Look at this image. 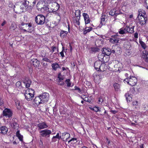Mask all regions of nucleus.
<instances>
[{
  "mask_svg": "<svg viewBox=\"0 0 148 148\" xmlns=\"http://www.w3.org/2000/svg\"><path fill=\"white\" fill-rule=\"evenodd\" d=\"M38 11L42 12H44L45 11L49 12V8L48 6L45 5V2L44 1L38 2L36 5Z\"/></svg>",
  "mask_w": 148,
  "mask_h": 148,
  "instance_id": "f257e3e1",
  "label": "nucleus"
},
{
  "mask_svg": "<svg viewBox=\"0 0 148 148\" xmlns=\"http://www.w3.org/2000/svg\"><path fill=\"white\" fill-rule=\"evenodd\" d=\"M123 82L125 83L126 82L127 84L133 86L136 84L137 79L135 77L130 76V77H127L126 79H125L123 80Z\"/></svg>",
  "mask_w": 148,
  "mask_h": 148,
  "instance_id": "f03ea898",
  "label": "nucleus"
},
{
  "mask_svg": "<svg viewBox=\"0 0 148 148\" xmlns=\"http://www.w3.org/2000/svg\"><path fill=\"white\" fill-rule=\"evenodd\" d=\"M35 21L38 25H43L45 22V17L42 14H39L35 17Z\"/></svg>",
  "mask_w": 148,
  "mask_h": 148,
  "instance_id": "7ed1b4c3",
  "label": "nucleus"
},
{
  "mask_svg": "<svg viewBox=\"0 0 148 148\" xmlns=\"http://www.w3.org/2000/svg\"><path fill=\"white\" fill-rule=\"evenodd\" d=\"M21 9L22 10L29 9L32 8V6L29 5V2L27 0H21Z\"/></svg>",
  "mask_w": 148,
  "mask_h": 148,
  "instance_id": "20e7f679",
  "label": "nucleus"
},
{
  "mask_svg": "<svg viewBox=\"0 0 148 148\" xmlns=\"http://www.w3.org/2000/svg\"><path fill=\"white\" fill-rule=\"evenodd\" d=\"M39 132L40 137H49L51 133V131L47 129L40 130Z\"/></svg>",
  "mask_w": 148,
  "mask_h": 148,
  "instance_id": "39448f33",
  "label": "nucleus"
},
{
  "mask_svg": "<svg viewBox=\"0 0 148 148\" xmlns=\"http://www.w3.org/2000/svg\"><path fill=\"white\" fill-rule=\"evenodd\" d=\"M105 65L104 64H102L101 63L100 61H97L95 62L94 63V67L95 69L97 70L98 71L100 70L101 71H104L105 69H103V67Z\"/></svg>",
  "mask_w": 148,
  "mask_h": 148,
  "instance_id": "423d86ee",
  "label": "nucleus"
},
{
  "mask_svg": "<svg viewBox=\"0 0 148 148\" xmlns=\"http://www.w3.org/2000/svg\"><path fill=\"white\" fill-rule=\"evenodd\" d=\"M18 121L16 118H14L10 122V124L13 129L18 130L19 128Z\"/></svg>",
  "mask_w": 148,
  "mask_h": 148,
  "instance_id": "0eeeda50",
  "label": "nucleus"
},
{
  "mask_svg": "<svg viewBox=\"0 0 148 148\" xmlns=\"http://www.w3.org/2000/svg\"><path fill=\"white\" fill-rule=\"evenodd\" d=\"M137 18L139 21V23L141 25L145 24L147 20V15H144L142 14H138Z\"/></svg>",
  "mask_w": 148,
  "mask_h": 148,
  "instance_id": "6e6552de",
  "label": "nucleus"
},
{
  "mask_svg": "<svg viewBox=\"0 0 148 148\" xmlns=\"http://www.w3.org/2000/svg\"><path fill=\"white\" fill-rule=\"evenodd\" d=\"M3 114L6 118H10L12 116L13 112L10 109L6 108L3 111Z\"/></svg>",
  "mask_w": 148,
  "mask_h": 148,
  "instance_id": "1a4fd4ad",
  "label": "nucleus"
},
{
  "mask_svg": "<svg viewBox=\"0 0 148 148\" xmlns=\"http://www.w3.org/2000/svg\"><path fill=\"white\" fill-rule=\"evenodd\" d=\"M51 8L50 9L49 8V9L48 10L49 12L58 11L60 7L59 5L56 2H54L51 5Z\"/></svg>",
  "mask_w": 148,
  "mask_h": 148,
  "instance_id": "9d476101",
  "label": "nucleus"
},
{
  "mask_svg": "<svg viewBox=\"0 0 148 148\" xmlns=\"http://www.w3.org/2000/svg\"><path fill=\"white\" fill-rule=\"evenodd\" d=\"M39 96L42 99V101L44 103L48 101L49 95L48 93L46 92L42 93L41 95H39Z\"/></svg>",
  "mask_w": 148,
  "mask_h": 148,
  "instance_id": "9b49d317",
  "label": "nucleus"
},
{
  "mask_svg": "<svg viewBox=\"0 0 148 148\" xmlns=\"http://www.w3.org/2000/svg\"><path fill=\"white\" fill-rule=\"evenodd\" d=\"M70 138V134L67 132H64L62 133L61 138L64 141H67V140Z\"/></svg>",
  "mask_w": 148,
  "mask_h": 148,
  "instance_id": "f8f14e48",
  "label": "nucleus"
},
{
  "mask_svg": "<svg viewBox=\"0 0 148 148\" xmlns=\"http://www.w3.org/2000/svg\"><path fill=\"white\" fill-rule=\"evenodd\" d=\"M37 127L38 128V130H39L47 128L48 127V126L45 123L43 122L40 123L38 124Z\"/></svg>",
  "mask_w": 148,
  "mask_h": 148,
  "instance_id": "ddd939ff",
  "label": "nucleus"
},
{
  "mask_svg": "<svg viewBox=\"0 0 148 148\" xmlns=\"http://www.w3.org/2000/svg\"><path fill=\"white\" fill-rule=\"evenodd\" d=\"M84 17L85 24H88L90 22V20L88 14L86 13H84L82 14Z\"/></svg>",
  "mask_w": 148,
  "mask_h": 148,
  "instance_id": "4468645a",
  "label": "nucleus"
},
{
  "mask_svg": "<svg viewBox=\"0 0 148 148\" xmlns=\"http://www.w3.org/2000/svg\"><path fill=\"white\" fill-rule=\"evenodd\" d=\"M23 83L25 84L26 87L28 88L30 87L32 83V81L28 77H26L23 81Z\"/></svg>",
  "mask_w": 148,
  "mask_h": 148,
  "instance_id": "2eb2a0df",
  "label": "nucleus"
},
{
  "mask_svg": "<svg viewBox=\"0 0 148 148\" xmlns=\"http://www.w3.org/2000/svg\"><path fill=\"white\" fill-rule=\"evenodd\" d=\"M102 55L109 56L111 54V50L109 48H104L102 51Z\"/></svg>",
  "mask_w": 148,
  "mask_h": 148,
  "instance_id": "dca6fc26",
  "label": "nucleus"
},
{
  "mask_svg": "<svg viewBox=\"0 0 148 148\" xmlns=\"http://www.w3.org/2000/svg\"><path fill=\"white\" fill-rule=\"evenodd\" d=\"M31 63L33 64L34 67H39L40 64L39 61L36 59H32Z\"/></svg>",
  "mask_w": 148,
  "mask_h": 148,
  "instance_id": "f3484780",
  "label": "nucleus"
},
{
  "mask_svg": "<svg viewBox=\"0 0 148 148\" xmlns=\"http://www.w3.org/2000/svg\"><path fill=\"white\" fill-rule=\"evenodd\" d=\"M8 131V128L6 126H2L0 127V133L5 134H6Z\"/></svg>",
  "mask_w": 148,
  "mask_h": 148,
  "instance_id": "a211bd4d",
  "label": "nucleus"
},
{
  "mask_svg": "<svg viewBox=\"0 0 148 148\" xmlns=\"http://www.w3.org/2000/svg\"><path fill=\"white\" fill-rule=\"evenodd\" d=\"M34 101L37 105L44 103L42 101V99L39 95L35 97L34 99Z\"/></svg>",
  "mask_w": 148,
  "mask_h": 148,
  "instance_id": "6ab92c4d",
  "label": "nucleus"
},
{
  "mask_svg": "<svg viewBox=\"0 0 148 148\" xmlns=\"http://www.w3.org/2000/svg\"><path fill=\"white\" fill-rule=\"evenodd\" d=\"M24 95L26 99L28 101L31 100L34 97H32V95H30L27 92L25 91L24 93Z\"/></svg>",
  "mask_w": 148,
  "mask_h": 148,
  "instance_id": "aec40b11",
  "label": "nucleus"
},
{
  "mask_svg": "<svg viewBox=\"0 0 148 148\" xmlns=\"http://www.w3.org/2000/svg\"><path fill=\"white\" fill-rule=\"evenodd\" d=\"M61 136L60 135V133H58L56 136H53L52 138L51 141L52 142H56L57 141L56 139H58V140L61 139Z\"/></svg>",
  "mask_w": 148,
  "mask_h": 148,
  "instance_id": "412c9836",
  "label": "nucleus"
},
{
  "mask_svg": "<svg viewBox=\"0 0 148 148\" xmlns=\"http://www.w3.org/2000/svg\"><path fill=\"white\" fill-rule=\"evenodd\" d=\"M115 51L116 52V55H118L121 54L122 52L121 48L117 45L115 46Z\"/></svg>",
  "mask_w": 148,
  "mask_h": 148,
  "instance_id": "4be33fe9",
  "label": "nucleus"
},
{
  "mask_svg": "<svg viewBox=\"0 0 148 148\" xmlns=\"http://www.w3.org/2000/svg\"><path fill=\"white\" fill-rule=\"evenodd\" d=\"M126 97L127 101H132V95L129 94V93H126L125 95Z\"/></svg>",
  "mask_w": 148,
  "mask_h": 148,
  "instance_id": "5701e85b",
  "label": "nucleus"
},
{
  "mask_svg": "<svg viewBox=\"0 0 148 148\" xmlns=\"http://www.w3.org/2000/svg\"><path fill=\"white\" fill-rule=\"evenodd\" d=\"M134 26H133L131 27H126V30L127 31V33H129L132 34L134 32Z\"/></svg>",
  "mask_w": 148,
  "mask_h": 148,
  "instance_id": "b1692460",
  "label": "nucleus"
},
{
  "mask_svg": "<svg viewBox=\"0 0 148 148\" xmlns=\"http://www.w3.org/2000/svg\"><path fill=\"white\" fill-rule=\"evenodd\" d=\"M17 26L15 23L14 22H12L10 28V29L11 31H13L15 30Z\"/></svg>",
  "mask_w": 148,
  "mask_h": 148,
  "instance_id": "393cba45",
  "label": "nucleus"
},
{
  "mask_svg": "<svg viewBox=\"0 0 148 148\" xmlns=\"http://www.w3.org/2000/svg\"><path fill=\"white\" fill-rule=\"evenodd\" d=\"M102 78L101 75L99 74L97 75L94 76V80L96 81L97 82H99L101 79Z\"/></svg>",
  "mask_w": 148,
  "mask_h": 148,
  "instance_id": "a878e982",
  "label": "nucleus"
},
{
  "mask_svg": "<svg viewBox=\"0 0 148 148\" xmlns=\"http://www.w3.org/2000/svg\"><path fill=\"white\" fill-rule=\"evenodd\" d=\"M25 91L26 92H27L28 93L29 92V94L32 95V97H34L35 93V91L34 90L32 89L28 88Z\"/></svg>",
  "mask_w": 148,
  "mask_h": 148,
  "instance_id": "bb28decb",
  "label": "nucleus"
},
{
  "mask_svg": "<svg viewBox=\"0 0 148 148\" xmlns=\"http://www.w3.org/2000/svg\"><path fill=\"white\" fill-rule=\"evenodd\" d=\"M92 29V27H86L85 28V30L83 32V33L84 34H86L87 33L90 32Z\"/></svg>",
  "mask_w": 148,
  "mask_h": 148,
  "instance_id": "cd10ccee",
  "label": "nucleus"
},
{
  "mask_svg": "<svg viewBox=\"0 0 148 148\" xmlns=\"http://www.w3.org/2000/svg\"><path fill=\"white\" fill-rule=\"evenodd\" d=\"M67 33V32L62 30L60 32V36L61 38H64L66 36Z\"/></svg>",
  "mask_w": 148,
  "mask_h": 148,
  "instance_id": "c85d7f7f",
  "label": "nucleus"
},
{
  "mask_svg": "<svg viewBox=\"0 0 148 148\" xmlns=\"http://www.w3.org/2000/svg\"><path fill=\"white\" fill-rule=\"evenodd\" d=\"M126 27L125 28H122L119 29V32L120 34H123L127 33Z\"/></svg>",
  "mask_w": 148,
  "mask_h": 148,
  "instance_id": "c756f323",
  "label": "nucleus"
},
{
  "mask_svg": "<svg viewBox=\"0 0 148 148\" xmlns=\"http://www.w3.org/2000/svg\"><path fill=\"white\" fill-rule=\"evenodd\" d=\"M51 66L53 69L55 71L57 69L60 68L59 65L57 63L52 64Z\"/></svg>",
  "mask_w": 148,
  "mask_h": 148,
  "instance_id": "7c9ffc66",
  "label": "nucleus"
},
{
  "mask_svg": "<svg viewBox=\"0 0 148 148\" xmlns=\"http://www.w3.org/2000/svg\"><path fill=\"white\" fill-rule=\"evenodd\" d=\"M115 91H118L120 90V85L117 83H115L113 85Z\"/></svg>",
  "mask_w": 148,
  "mask_h": 148,
  "instance_id": "2f4dec72",
  "label": "nucleus"
},
{
  "mask_svg": "<svg viewBox=\"0 0 148 148\" xmlns=\"http://www.w3.org/2000/svg\"><path fill=\"white\" fill-rule=\"evenodd\" d=\"M105 16L104 15H102V16L101 17V21L100 22V24H101V26L103 25H104L105 24Z\"/></svg>",
  "mask_w": 148,
  "mask_h": 148,
  "instance_id": "473e14b6",
  "label": "nucleus"
},
{
  "mask_svg": "<svg viewBox=\"0 0 148 148\" xmlns=\"http://www.w3.org/2000/svg\"><path fill=\"white\" fill-rule=\"evenodd\" d=\"M16 134V136L18 138L20 141L23 140V136L21 135L20 134V132L19 130H18L17 131Z\"/></svg>",
  "mask_w": 148,
  "mask_h": 148,
  "instance_id": "72a5a7b5",
  "label": "nucleus"
},
{
  "mask_svg": "<svg viewBox=\"0 0 148 148\" xmlns=\"http://www.w3.org/2000/svg\"><path fill=\"white\" fill-rule=\"evenodd\" d=\"M139 43L141 45L142 47L144 49H145L147 47V46L145 43L141 40L139 41Z\"/></svg>",
  "mask_w": 148,
  "mask_h": 148,
  "instance_id": "f704fd0d",
  "label": "nucleus"
},
{
  "mask_svg": "<svg viewBox=\"0 0 148 148\" xmlns=\"http://www.w3.org/2000/svg\"><path fill=\"white\" fill-rule=\"evenodd\" d=\"M119 40L118 39H116V38H110V42L114 44L116 43H117L119 42Z\"/></svg>",
  "mask_w": 148,
  "mask_h": 148,
  "instance_id": "c9c22d12",
  "label": "nucleus"
},
{
  "mask_svg": "<svg viewBox=\"0 0 148 148\" xmlns=\"http://www.w3.org/2000/svg\"><path fill=\"white\" fill-rule=\"evenodd\" d=\"M66 84H67V86L68 87H69L71 86V82L70 81V80L69 79H67L65 81Z\"/></svg>",
  "mask_w": 148,
  "mask_h": 148,
  "instance_id": "e433bc0d",
  "label": "nucleus"
},
{
  "mask_svg": "<svg viewBox=\"0 0 148 148\" xmlns=\"http://www.w3.org/2000/svg\"><path fill=\"white\" fill-rule=\"evenodd\" d=\"M80 14H81V12L80 10H77L75 11V16H76L77 17H77H79V18H80Z\"/></svg>",
  "mask_w": 148,
  "mask_h": 148,
  "instance_id": "4c0bfd02",
  "label": "nucleus"
},
{
  "mask_svg": "<svg viewBox=\"0 0 148 148\" xmlns=\"http://www.w3.org/2000/svg\"><path fill=\"white\" fill-rule=\"evenodd\" d=\"M58 80H63L64 79V76L62 75L61 73H59L58 75Z\"/></svg>",
  "mask_w": 148,
  "mask_h": 148,
  "instance_id": "58836bf2",
  "label": "nucleus"
},
{
  "mask_svg": "<svg viewBox=\"0 0 148 148\" xmlns=\"http://www.w3.org/2000/svg\"><path fill=\"white\" fill-rule=\"evenodd\" d=\"M16 106L17 109L18 110H20L21 108V105L19 101H17L15 102Z\"/></svg>",
  "mask_w": 148,
  "mask_h": 148,
  "instance_id": "ea45409f",
  "label": "nucleus"
},
{
  "mask_svg": "<svg viewBox=\"0 0 148 148\" xmlns=\"http://www.w3.org/2000/svg\"><path fill=\"white\" fill-rule=\"evenodd\" d=\"M115 9H113L110 10L109 12V14L112 16H114L115 14Z\"/></svg>",
  "mask_w": 148,
  "mask_h": 148,
  "instance_id": "a19ab883",
  "label": "nucleus"
},
{
  "mask_svg": "<svg viewBox=\"0 0 148 148\" xmlns=\"http://www.w3.org/2000/svg\"><path fill=\"white\" fill-rule=\"evenodd\" d=\"M91 49L92 52H98L99 50V49L97 47H92Z\"/></svg>",
  "mask_w": 148,
  "mask_h": 148,
  "instance_id": "79ce46f5",
  "label": "nucleus"
},
{
  "mask_svg": "<svg viewBox=\"0 0 148 148\" xmlns=\"http://www.w3.org/2000/svg\"><path fill=\"white\" fill-rule=\"evenodd\" d=\"M100 108L99 107H93L92 109L93 110L96 112H100Z\"/></svg>",
  "mask_w": 148,
  "mask_h": 148,
  "instance_id": "37998d69",
  "label": "nucleus"
},
{
  "mask_svg": "<svg viewBox=\"0 0 148 148\" xmlns=\"http://www.w3.org/2000/svg\"><path fill=\"white\" fill-rule=\"evenodd\" d=\"M58 84L63 86L64 84V83L63 81V80H58Z\"/></svg>",
  "mask_w": 148,
  "mask_h": 148,
  "instance_id": "c03bdc74",
  "label": "nucleus"
},
{
  "mask_svg": "<svg viewBox=\"0 0 148 148\" xmlns=\"http://www.w3.org/2000/svg\"><path fill=\"white\" fill-rule=\"evenodd\" d=\"M42 60L47 62H49L50 63L51 62V61L49 59L46 57L43 58Z\"/></svg>",
  "mask_w": 148,
  "mask_h": 148,
  "instance_id": "a18cd8bd",
  "label": "nucleus"
},
{
  "mask_svg": "<svg viewBox=\"0 0 148 148\" xmlns=\"http://www.w3.org/2000/svg\"><path fill=\"white\" fill-rule=\"evenodd\" d=\"M51 48L52 50V53L54 52L56 50H57V52H58V49H57L56 47L53 46L51 47Z\"/></svg>",
  "mask_w": 148,
  "mask_h": 148,
  "instance_id": "49530a36",
  "label": "nucleus"
},
{
  "mask_svg": "<svg viewBox=\"0 0 148 148\" xmlns=\"http://www.w3.org/2000/svg\"><path fill=\"white\" fill-rule=\"evenodd\" d=\"M139 12H142V13H143V15H146V12L145 11L143 10H141L140 9L139 10Z\"/></svg>",
  "mask_w": 148,
  "mask_h": 148,
  "instance_id": "de8ad7c7",
  "label": "nucleus"
},
{
  "mask_svg": "<svg viewBox=\"0 0 148 148\" xmlns=\"http://www.w3.org/2000/svg\"><path fill=\"white\" fill-rule=\"evenodd\" d=\"M62 48H63V50H62V51L60 53V54L62 58H63L64 57V51H63L64 49V47H63Z\"/></svg>",
  "mask_w": 148,
  "mask_h": 148,
  "instance_id": "09e8293b",
  "label": "nucleus"
},
{
  "mask_svg": "<svg viewBox=\"0 0 148 148\" xmlns=\"http://www.w3.org/2000/svg\"><path fill=\"white\" fill-rule=\"evenodd\" d=\"M75 89H73V90H77L78 92H81V90L80 88H79L77 86H75Z\"/></svg>",
  "mask_w": 148,
  "mask_h": 148,
  "instance_id": "8fccbe9b",
  "label": "nucleus"
},
{
  "mask_svg": "<svg viewBox=\"0 0 148 148\" xmlns=\"http://www.w3.org/2000/svg\"><path fill=\"white\" fill-rule=\"evenodd\" d=\"M115 15L116 16H117V15L121 14V12L120 11H117V10H115Z\"/></svg>",
  "mask_w": 148,
  "mask_h": 148,
  "instance_id": "3c124183",
  "label": "nucleus"
},
{
  "mask_svg": "<svg viewBox=\"0 0 148 148\" xmlns=\"http://www.w3.org/2000/svg\"><path fill=\"white\" fill-rule=\"evenodd\" d=\"M16 86L17 87H19L21 85V82H20V81H18L17 82L16 84Z\"/></svg>",
  "mask_w": 148,
  "mask_h": 148,
  "instance_id": "603ef678",
  "label": "nucleus"
},
{
  "mask_svg": "<svg viewBox=\"0 0 148 148\" xmlns=\"http://www.w3.org/2000/svg\"><path fill=\"white\" fill-rule=\"evenodd\" d=\"M79 18L78 20H76L75 22V24L76 25H80V22L79 21Z\"/></svg>",
  "mask_w": 148,
  "mask_h": 148,
  "instance_id": "864d4df0",
  "label": "nucleus"
},
{
  "mask_svg": "<svg viewBox=\"0 0 148 148\" xmlns=\"http://www.w3.org/2000/svg\"><path fill=\"white\" fill-rule=\"evenodd\" d=\"M104 55H102V53L100 55H99L98 58H101V59H103Z\"/></svg>",
  "mask_w": 148,
  "mask_h": 148,
  "instance_id": "5fc2aeb1",
  "label": "nucleus"
},
{
  "mask_svg": "<svg viewBox=\"0 0 148 148\" xmlns=\"http://www.w3.org/2000/svg\"><path fill=\"white\" fill-rule=\"evenodd\" d=\"M57 11H56L54 12H52L53 13L55 14L57 16H58L60 17V15L57 12Z\"/></svg>",
  "mask_w": 148,
  "mask_h": 148,
  "instance_id": "6e6d98bb",
  "label": "nucleus"
},
{
  "mask_svg": "<svg viewBox=\"0 0 148 148\" xmlns=\"http://www.w3.org/2000/svg\"><path fill=\"white\" fill-rule=\"evenodd\" d=\"M134 37L136 38H138V33L137 32H136L134 34Z\"/></svg>",
  "mask_w": 148,
  "mask_h": 148,
  "instance_id": "4d7b16f0",
  "label": "nucleus"
},
{
  "mask_svg": "<svg viewBox=\"0 0 148 148\" xmlns=\"http://www.w3.org/2000/svg\"><path fill=\"white\" fill-rule=\"evenodd\" d=\"M131 91L133 93H135V90L134 88H132L131 90Z\"/></svg>",
  "mask_w": 148,
  "mask_h": 148,
  "instance_id": "13d9d810",
  "label": "nucleus"
},
{
  "mask_svg": "<svg viewBox=\"0 0 148 148\" xmlns=\"http://www.w3.org/2000/svg\"><path fill=\"white\" fill-rule=\"evenodd\" d=\"M137 104H138V102L137 101H133L132 103V104L133 106L136 105H137Z\"/></svg>",
  "mask_w": 148,
  "mask_h": 148,
  "instance_id": "bf43d9fd",
  "label": "nucleus"
},
{
  "mask_svg": "<svg viewBox=\"0 0 148 148\" xmlns=\"http://www.w3.org/2000/svg\"><path fill=\"white\" fill-rule=\"evenodd\" d=\"M110 112L113 114H115L117 112V111L116 110H111L110 111Z\"/></svg>",
  "mask_w": 148,
  "mask_h": 148,
  "instance_id": "052dcab7",
  "label": "nucleus"
},
{
  "mask_svg": "<svg viewBox=\"0 0 148 148\" xmlns=\"http://www.w3.org/2000/svg\"><path fill=\"white\" fill-rule=\"evenodd\" d=\"M112 38L117 39V35H113V36H112Z\"/></svg>",
  "mask_w": 148,
  "mask_h": 148,
  "instance_id": "680f3d73",
  "label": "nucleus"
},
{
  "mask_svg": "<svg viewBox=\"0 0 148 148\" xmlns=\"http://www.w3.org/2000/svg\"><path fill=\"white\" fill-rule=\"evenodd\" d=\"M3 104V100L0 99V106H1Z\"/></svg>",
  "mask_w": 148,
  "mask_h": 148,
  "instance_id": "e2e57ef3",
  "label": "nucleus"
},
{
  "mask_svg": "<svg viewBox=\"0 0 148 148\" xmlns=\"http://www.w3.org/2000/svg\"><path fill=\"white\" fill-rule=\"evenodd\" d=\"M112 53L114 54H116V52L115 51V49H114L113 50H112V51H111V53Z\"/></svg>",
  "mask_w": 148,
  "mask_h": 148,
  "instance_id": "0e129e2a",
  "label": "nucleus"
},
{
  "mask_svg": "<svg viewBox=\"0 0 148 148\" xmlns=\"http://www.w3.org/2000/svg\"><path fill=\"white\" fill-rule=\"evenodd\" d=\"M28 28H30L32 27V24L31 23H29L28 24H27V26Z\"/></svg>",
  "mask_w": 148,
  "mask_h": 148,
  "instance_id": "69168bd1",
  "label": "nucleus"
},
{
  "mask_svg": "<svg viewBox=\"0 0 148 148\" xmlns=\"http://www.w3.org/2000/svg\"><path fill=\"white\" fill-rule=\"evenodd\" d=\"M6 23V22L5 21H4L1 24V25L2 26H3Z\"/></svg>",
  "mask_w": 148,
  "mask_h": 148,
  "instance_id": "338daca9",
  "label": "nucleus"
},
{
  "mask_svg": "<svg viewBox=\"0 0 148 148\" xmlns=\"http://www.w3.org/2000/svg\"><path fill=\"white\" fill-rule=\"evenodd\" d=\"M98 101L99 102H101V103H102V102L103 101V100L101 98H99Z\"/></svg>",
  "mask_w": 148,
  "mask_h": 148,
  "instance_id": "774afa93",
  "label": "nucleus"
}]
</instances>
